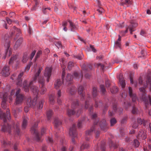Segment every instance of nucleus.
I'll use <instances>...</instances> for the list:
<instances>
[{
  "instance_id": "obj_1",
  "label": "nucleus",
  "mask_w": 151,
  "mask_h": 151,
  "mask_svg": "<svg viewBox=\"0 0 151 151\" xmlns=\"http://www.w3.org/2000/svg\"><path fill=\"white\" fill-rule=\"evenodd\" d=\"M0 117L4 123L1 126V131L3 132H8L9 134H10L11 132V125L7 123H5L6 122L7 118L9 120L11 119L9 109H7L6 114L4 113H0Z\"/></svg>"
},
{
  "instance_id": "obj_2",
  "label": "nucleus",
  "mask_w": 151,
  "mask_h": 151,
  "mask_svg": "<svg viewBox=\"0 0 151 151\" xmlns=\"http://www.w3.org/2000/svg\"><path fill=\"white\" fill-rule=\"evenodd\" d=\"M144 87H141L139 88V91L142 93V98L143 101L145 102L146 106L149 102L150 103L151 105V96L150 95L146 96V90Z\"/></svg>"
},
{
  "instance_id": "obj_3",
  "label": "nucleus",
  "mask_w": 151,
  "mask_h": 151,
  "mask_svg": "<svg viewBox=\"0 0 151 151\" xmlns=\"http://www.w3.org/2000/svg\"><path fill=\"white\" fill-rule=\"evenodd\" d=\"M4 46L6 48V50L5 55L2 57V59H5L8 54L9 56L12 54V52L10 50V49L9 48L10 40H9V38H4Z\"/></svg>"
},
{
  "instance_id": "obj_4",
  "label": "nucleus",
  "mask_w": 151,
  "mask_h": 151,
  "mask_svg": "<svg viewBox=\"0 0 151 151\" xmlns=\"http://www.w3.org/2000/svg\"><path fill=\"white\" fill-rule=\"evenodd\" d=\"M137 25V24L136 23L131 22L130 25L127 27L126 28V30L124 31H122L120 33V35H119V38H121L123 37L125 34L127 32L128 30L129 29L130 31V33L132 34V32L134 31V29Z\"/></svg>"
},
{
  "instance_id": "obj_5",
  "label": "nucleus",
  "mask_w": 151,
  "mask_h": 151,
  "mask_svg": "<svg viewBox=\"0 0 151 151\" xmlns=\"http://www.w3.org/2000/svg\"><path fill=\"white\" fill-rule=\"evenodd\" d=\"M69 134L73 137L72 138L71 143L72 144L74 145L76 144V142L74 139V137H76L77 135L76 133V127L75 124H73L72 127H71L70 129Z\"/></svg>"
},
{
  "instance_id": "obj_6",
  "label": "nucleus",
  "mask_w": 151,
  "mask_h": 151,
  "mask_svg": "<svg viewBox=\"0 0 151 151\" xmlns=\"http://www.w3.org/2000/svg\"><path fill=\"white\" fill-rule=\"evenodd\" d=\"M74 109H71L68 108L67 109L66 112L67 115L69 117H71L75 114H76V116L78 117L81 113V110L80 109L77 110L75 112Z\"/></svg>"
},
{
  "instance_id": "obj_7",
  "label": "nucleus",
  "mask_w": 151,
  "mask_h": 151,
  "mask_svg": "<svg viewBox=\"0 0 151 151\" xmlns=\"http://www.w3.org/2000/svg\"><path fill=\"white\" fill-rule=\"evenodd\" d=\"M37 98H35L32 101L30 98L27 99V105L29 107L35 108L36 107Z\"/></svg>"
},
{
  "instance_id": "obj_8",
  "label": "nucleus",
  "mask_w": 151,
  "mask_h": 151,
  "mask_svg": "<svg viewBox=\"0 0 151 151\" xmlns=\"http://www.w3.org/2000/svg\"><path fill=\"white\" fill-rule=\"evenodd\" d=\"M15 101L14 104L16 105L21 104L24 98V96L23 95L16 96Z\"/></svg>"
},
{
  "instance_id": "obj_9",
  "label": "nucleus",
  "mask_w": 151,
  "mask_h": 151,
  "mask_svg": "<svg viewBox=\"0 0 151 151\" xmlns=\"http://www.w3.org/2000/svg\"><path fill=\"white\" fill-rule=\"evenodd\" d=\"M52 69L51 68L48 67L46 68V71L44 74V76L45 77H47V81L48 82L49 81V79L51 75Z\"/></svg>"
},
{
  "instance_id": "obj_10",
  "label": "nucleus",
  "mask_w": 151,
  "mask_h": 151,
  "mask_svg": "<svg viewBox=\"0 0 151 151\" xmlns=\"http://www.w3.org/2000/svg\"><path fill=\"white\" fill-rule=\"evenodd\" d=\"M1 74L4 77H7L10 74L9 70V67L8 66H5L3 68L1 71Z\"/></svg>"
},
{
  "instance_id": "obj_11",
  "label": "nucleus",
  "mask_w": 151,
  "mask_h": 151,
  "mask_svg": "<svg viewBox=\"0 0 151 151\" xmlns=\"http://www.w3.org/2000/svg\"><path fill=\"white\" fill-rule=\"evenodd\" d=\"M80 105L79 101L77 99H75L73 101L71 107L72 109H75L78 108Z\"/></svg>"
},
{
  "instance_id": "obj_12",
  "label": "nucleus",
  "mask_w": 151,
  "mask_h": 151,
  "mask_svg": "<svg viewBox=\"0 0 151 151\" xmlns=\"http://www.w3.org/2000/svg\"><path fill=\"white\" fill-rule=\"evenodd\" d=\"M84 87L82 86H80L78 88V92L81 96V99L83 100L85 96V93L83 92Z\"/></svg>"
},
{
  "instance_id": "obj_13",
  "label": "nucleus",
  "mask_w": 151,
  "mask_h": 151,
  "mask_svg": "<svg viewBox=\"0 0 151 151\" xmlns=\"http://www.w3.org/2000/svg\"><path fill=\"white\" fill-rule=\"evenodd\" d=\"M73 78V76L70 74H67L65 80L67 86L70 85L72 83V80Z\"/></svg>"
},
{
  "instance_id": "obj_14",
  "label": "nucleus",
  "mask_w": 151,
  "mask_h": 151,
  "mask_svg": "<svg viewBox=\"0 0 151 151\" xmlns=\"http://www.w3.org/2000/svg\"><path fill=\"white\" fill-rule=\"evenodd\" d=\"M24 75V72H22L20 73L18 75L17 81V84L20 86H22V79L21 78Z\"/></svg>"
},
{
  "instance_id": "obj_15",
  "label": "nucleus",
  "mask_w": 151,
  "mask_h": 151,
  "mask_svg": "<svg viewBox=\"0 0 151 151\" xmlns=\"http://www.w3.org/2000/svg\"><path fill=\"white\" fill-rule=\"evenodd\" d=\"M119 78L120 84L121 86L122 87V88H124L126 85L125 82V80H124L122 74L120 73L119 74Z\"/></svg>"
},
{
  "instance_id": "obj_16",
  "label": "nucleus",
  "mask_w": 151,
  "mask_h": 151,
  "mask_svg": "<svg viewBox=\"0 0 151 151\" xmlns=\"http://www.w3.org/2000/svg\"><path fill=\"white\" fill-rule=\"evenodd\" d=\"M100 126L101 129L103 131L106 132L108 128L105 120L101 121L100 123Z\"/></svg>"
},
{
  "instance_id": "obj_17",
  "label": "nucleus",
  "mask_w": 151,
  "mask_h": 151,
  "mask_svg": "<svg viewBox=\"0 0 151 151\" xmlns=\"http://www.w3.org/2000/svg\"><path fill=\"white\" fill-rule=\"evenodd\" d=\"M90 147L89 144L87 142H84L80 147V151H83L84 149H88Z\"/></svg>"
},
{
  "instance_id": "obj_18",
  "label": "nucleus",
  "mask_w": 151,
  "mask_h": 151,
  "mask_svg": "<svg viewBox=\"0 0 151 151\" xmlns=\"http://www.w3.org/2000/svg\"><path fill=\"white\" fill-rule=\"evenodd\" d=\"M92 93L93 100H94V99H97L96 97L98 94L97 87H93Z\"/></svg>"
},
{
  "instance_id": "obj_19",
  "label": "nucleus",
  "mask_w": 151,
  "mask_h": 151,
  "mask_svg": "<svg viewBox=\"0 0 151 151\" xmlns=\"http://www.w3.org/2000/svg\"><path fill=\"white\" fill-rule=\"evenodd\" d=\"M137 122L139 124H142L145 127L148 124L147 121L145 120L144 119H142L140 118H137Z\"/></svg>"
},
{
  "instance_id": "obj_20",
  "label": "nucleus",
  "mask_w": 151,
  "mask_h": 151,
  "mask_svg": "<svg viewBox=\"0 0 151 151\" xmlns=\"http://www.w3.org/2000/svg\"><path fill=\"white\" fill-rule=\"evenodd\" d=\"M31 88L33 93L36 95L35 98H37V95L38 94L39 90L38 88L35 86H31Z\"/></svg>"
},
{
  "instance_id": "obj_21",
  "label": "nucleus",
  "mask_w": 151,
  "mask_h": 151,
  "mask_svg": "<svg viewBox=\"0 0 151 151\" xmlns=\"http://www.w3.org/2000/svg\"><path fill=\"white\" fill-rule=\"evenodd\" d=\"M94 100L95 101V104L94 105L95 107H100L102 106L103 103L101 100H97V99H94Z\"/></svg>"
},
{
  "instance_id": "obj_22",
  "label": "nucleus",
  "mask_w": 151,
  "mask_h": 151,
  "mask_svg": "<svg viewBox=\"0 0 151 151\" xmlns=\"http://www.w3.org/2000/svg\"><path fill=\"white\" fill-rule=\"evenodd\" d=\"M70 24V28L72 31H74L75 30L77 29L78 27L76 25H75L73 22L70 20L68 21Z\"/></svg>"
},
{
  "instance_id": "obj_23",
  "label": "nucleus",
  "mask_w": 151,
  "mask_h": 151,
  "mask_svg": "<svg viewBox=\"0 0 151 151\" xmlns=\"http://www.w3.org/2000/svg\"><path fill=\"white\" fill-rule=\"evenodd\" d=\"M13 29L14 32L16 33V36L17 37H20L22 35V33L20 29L17 28L16 27H14Z\"/></svg>"
},
{
  "instance_id": "obj_24",
  "label": "nucleus",
  "mask_w": 151,
  "mask_h": 151,
  "mask_svg": "<svg viewBox=\"0 0 151 151\" xmlns=\"http://www.w3.org/2000/svg\"><path fill=\"white\" fill-rule=\"evenodd\" d=\"M62 83L60 79H58L55 81L54 85L55 87L58 89L62 85Z\"/></svg>"
},
{
  "instance_id": "obj_25",
  "label": "nucleus",
  "mask_w": 151,
  "mask_h": 151,
  "mask_svg": "<svg viewBox=\"0 0 151 151\" xmlns=\"http://www.w3.org/2000/svg\"><path fill=\"white\" fill-rule=\"evenodd\" d=\"M53 123L54 124L55 127L56 128L58 127L59 126L62 124L61 122L60 121L58 118H56L54 119Z\"/></svg>"
},
{
  "instance_id": "obj_26",
  "label": "nucleus",
  "mask_w": 151,
  "mask_h": 151,
  "mask_svg": "<svg viewBox=\"0 0 151 151\" xmlns=\"http://www.w3.org/2000/svg\"><path fill=\"white\" fill-rule=\"evenodd\" d=\"M95 126H94L91 127L90 129L86 131L85 133L86 136H91L95 129Z\"/></svg>"
},
{
  "instance_id": "obj_27",
  "label": "nucleus",
  "mask_w": 151,
  "mask_h": 151,
  "mask_svg": "<svg viewBox=\"0 0 151 151\" xmlns=\"http://www.w3.org/2000/svg\"><path fill=\"white\" fill-rule=\"evenodd\" d=\"M100 91L102 94L104 95H106V91L104 85L103 84H101L100 85Z\"/></svg>"
},
{
  "instance_id": "obj_28",
  "label": "nucleus",
  "mask_w": 151,
  "mask_h": 151,
  "mask_svg": "<svg viewBox=\"0 0 151 151\" xmlns=\"http://www.w3.org/2000/svg\"><path fill=\"white\" fill-rule=\"evenodd\" d=\"M97 117V114L96 113H94L91 116V119L93 120H95V121L94 122V125H97L99 121V119L96 118Z\"/></svg>"
},
{
  "instance_id": "obj_29",
  "label": "nucleus",
  "mask_w": 151,
  "mask_h": 151,
  "mask_svg": "<svg viewBox=\"0 0 151 151\" xmlns=\"http://www.w3.org/2000/svg\"><path fill=\"white\" fill-rule=\"evenodd\" d=\"M22 38H19L18 39L17 41L16 42L15 45L14 47L16 48V49L19 47L20 45L22 43Z\"/></svg>"
},
{
  "instance_id": "obj_30",
  "label": "nucleus",
  "mask_w": 151,
  "mask_h": 151,
  "mask_svg": "<svg viewBox=\"0 0 151 151\" xmlns=\"http://www.w3.org/2000/svg\"><path fill=\"white\" fill-rule=\"evenodd\" d=\"M27 123V120L26 118H24L23 119L22 125V129H26Z\"/></svg>"
},
{
  "instance_id": "obj_31",
  "label": "nucleus",
  "mask_w": 151,
  "mask_h": 151,
  "mask_svg": "<svg viewBox=\"0 0 151 151\" xmlns=\"http://www.w3.org/2000/svg\"><path fill=\"white\" fill-rule=\"evenodd\" d=\"M109 146L111 148L113 147L114 149H115L118 147L117 145L116 144L113 143L112 141L111 140H109Z\"/></svg>"
},
{
  "instance_id": "obj_32",
  "label": "nucleus",
  "mask_w": 151,
  "mask_h": 151,
  "mask_svg": "<svg viewBox=\"0 0 151 151\" xmlns=\"http://www.w3.org/2000/svg\"><path fill=\"white\" fill-rule=\"evenodd\" d=\"M17 55H15L12 57L9 62V64H12L14 63V61L17 58Z\"/></svg>"
},
{
  "instance_id": "obj_33",
  "label": "nucleus",
  "mask_w": 151,
  "mask_h": 151,
  "mask_svg": "<svg viewBox=\"0 0 151 151\" xmlns=\"http://www.w3.org/2000/svg\"><path fill=\"white\" fill-rule=\"evenodd\" d=\"M53 111L52 110H50L47 111V119L48 120H49L51 119L53 114Z\"/></svg>"
},
{
  "instance_id": "obj_34",
  "label": "nucleus",
  "mask_w": 151,
  "mask_h": 151,
  "mask_svg": "<svg viewBox=\"0 0 151 151\" xmlns=\"http://www.w3.org/2000/svg\"><path fill=\"white\" fill-rule=\"evenodd\" d=\"M28 53L26 52L24 53L22 59V62L24 63H25L28 60Z\"/></svg>"
},
{
  "instance_id": "obj_35",
  "label": "nucleus",
  "mask_w": 151,
  "mask_h": 151,
  "mask_svg": "<svg viewBox=\"0 0 151 151\" xmlns=\"http://www.w3.org/2000/svg\"><path fill=\"white\" fill-rule=\"evenodd\" d=\"M110 91L112 93H115L118 92V89L116 86H114L111 88Z\"/></svg>"
},
{
  "instance_id": "obj_36",
  "label": "nucleus",
  "mask_w": 151,
  "mask_h": 151,
  "mask_svg": "<svg viewBox=\"0 0 151 151\" xmlns=\"http://www.w3.org/2000/svg\"><path fill=\"white\" fill-rule=\"evenodd\" d=\"M76 88L75 87L72 86L70 88L69 92L72 95H73L75 93Z\"/></svg>"
},
{
  "instance_id": "obj_37",
  "label": "nucleus",
  "mask_w": 151,
  "mask_h": 151,
  "mask_svg": "<svg viewBox=\"0 0 151 151\" xmlns=\"http://www.w3.org/2000/svg\"><path fill=\"white\" fill-rule=\"evenodd\" d=\"M45 102L44 100H42L40 101L37 106L38 109H42L43 107V104Z\"/></svg>"
},
{
  "instance_id": "obj_38",
  "label": "nucleus",
  "mask_w": 151,
  "mask_h": 151,
  "mask_svg": "<svg viewBox=\"0 0 151 151\" xmlns=\"http://www.w3.org/2000/svg\"><path fill=\"white\" fill-rule=\"evenodd\" d=\"M40 86H41L40 87V93L41 94H44L46 91L47 89L45 86L44 85H40Z\"/></svg>"
},
{
  "instance_id": "obj_39",
  "label": "nucleus",
  "mask_w": 151,
  "mask_h": 151,
  "mask_svg": "<svg viewBox=\"0 0 151 151\" xmlns=\"http://www.w3.org/2000/svg\"><path fill=\"white\" fill-rule=\"evenodd\" d=\"M38 82L40 86L45 85V80L43 77H40L38 78Z\"/></svg>"
},
{
  "instance_id": "obj_40",
  "label": "nucleus",
  "mask_w": 151,
  "mask_h": 151,
  "mask_svg": "<svg viewBox=\"0 0 151 151\" xmlns=\"http://www.w3.org/2000/svg\"><path fill=\"white\" fill-rule=\"evenodd\" d=\"M49 100L50 103L52 104L53 105L55 103V101L54 96L52 95L50 96L49 97Z\"/></svg>"
},
{
  "instance_id": "obj_41",
  "label": "nucleus",
  "mask_w": 151,
  "mask_h": 151,
  "mask_svg": "<svg viewBox=\"0 0 151 151\" xmlns=\"http://www.w3.org/2000/svg\"><path fill=\"white\" fill-rule=\"evenodd\" d=\"M110 126H112L117 123V121L114 117L112 118L110 120Z\"/></svg>"
},
{
  "instance_id": "obj_42",
  "label": "nucleus",
  "mask_w": 151,
  "mask_h": 151,
  "mask_svg": "<svg viewBox=\"0 0 151 151\" xmlns=\"http://www.w3.org/2000/svg\"><path fill=\"white\" fill-rule=\"evenodd\" d=\"M41 70L40 68L39 69L35 75V76L34 77L33 81H35L36 80L37 78L39 76L40 73L41 72Z\"/></svg>"
},
{
  "instance_id": "obj_43",
  "label": "nucleus",
  "mask_w": 151,
  "mask_h": 151,
  "mask_svg": "<svg viewBox=\"0 0 151 151\" xmlns=\"http://www.w3.org/2000/svg\"><path fill=\"white\" fill-rule=\"evenodd\" d=\"M37 126V124H35L32 127L31 129L32 133H35L36 132H37L36 129Z\"/></svg>"
},
{
  "instance_id": "obj_44",
  "label": "nucleus",
  "mask_w": 151,
  "mask_h": 151,
  "mask_svg": "<svg viewBox=\"0 0 151 151\" xmlns=\"http://www.w3.org/2000/svg\"><path fill=\"white\" fill-rule=\"evenodd\" d=\"M109 106L108 103H106L104 105V108L103 109V112L104 114H105L108 109Z\"/></svg>"
},
{
  "instance_id": "obj_45",
  "label": "nucleus",
  "mask_w": 151,
  "mask_h": 151,
  "mask_svg": "<svg viewBox=\"0 0 151 151\" xmlns=\"http://www.w3.org/2000/svg\"><path fill=\"white\" fill-rule=\"evenodd\" d=\"M128 116L126 115L122 119L121 123L122 124H125L126 123L127 120L128 119Z\"/></svg>"
},
{
  "instance_id": "obj_46",
  "label": "nucleus",
  "mask_w": 151,
  "mask_h": 151,
  "mask_svg": "<svg viewBox=\"0 0 151 151\" xmlns=\"http://www.w3.org/2000/svg\"><path fill=\"white\" fill-rule=\"evenodd\" d=\"M42 52L41 50H39L37 53V54L35 56V59L36 60L37 58H39L40 55L42 54Z\"/></svg>"
},
{
  "instance_id": "obj_47",
  "label": "nucleus",
  "mask_w": 151,
  "mask_h": 151,
  "mask_svg": "<svg viewBox=\"0 0 151 151\" xmlns=\"http://www.w3.org/2000/svg\"><path fill=\"white\" fill-rule=\"evenodd\" d=\"M133 145L135 147H137L139 146V142L137 140L134 139V140Z\"/></svg>"
},
{
  "instance_id": "obj_48",
  "label": "nucleus",
  "mask_w": 151,
  "mask_h": 151,
  "mask_svg": "<svg viewBox=\"0 0 151 151\" xmlns=\"http://www.w3.org/2000/svg\"><path fill=\"white\" fill-rule=\"evenodd\" d=\"M27 81L26 80H24V81L23 83V87H24L28 86H31L32 83V81H31L30 82L29 85H28L27 83Z\"/></svg>"
},
{
  "instance_id": "obj_49",
  "label": "nucleus",
  "mask_w": 151,
  "mask_h": 151,
  "mask_svg": "<svg viewBox=\"0 0 151 151\" xmlns=\"http://www.w3.org/2000/svg\"><path fill=\"white\" fill-rule=\"evenodd\" d=\"M55 45L59 49L60 47H61V48H64V47L62 46L61 45V43L60 42H55Z\"/></svg>"
},
{
  "instance_id": "obj_50",
  "label": "nucleus",
  "mask_w": 151,
  "mask_h": 151,
  "mask_svg": "<svg viewBox=\"0 0 151 151\" xmlns=\"http://www.w3.org/2000/svg\"><path fill=\"white\" fill-rule=\"evenodd\" d=\"M74 64L73 63L71 62H69L68 67V69L70 70L74 66Z\"/></svg>"
},
{
  "instance_id": "obj_51",
  "label": "nucleus",
  "mask_w": 151,
  "mask_h": 151,
  "mask_svg": "<svg viewBox=\"0 0 151 151\" xmlns=\"http://www.w3.org/2000/svg\"><path fill=\"white\" fill-rule=\"evenodd\" d=\"M33 133L35 134V140L39 142L40 140V137H39V134L37 132H36L35 133Z\"/></svg>"
},
{
  "instance_id": "obj_52",
  "label": "nucleus",
  "mask_w": 151,
  "mask_h": 151,
  "mask_svg": "<svg viewBox=\"0 0 151 151\" xmlns=\"http://www.w3.org/2000/svg\"><path fill=\"white\" fill-rule=\"evenodd\" d=\"M137 109L135 107V106H133L132 107V113L133 114H137Z\"/></svg>"
},
{
  "instance_id": "obj_53",
  "label": "nucleus",
  "mask_w": 151,
  "mask_h": 151,
  "mask_svg": "<svg viewBox=\"0 0 151 151\" xmlns=\"http://www.w3.org/2000/svg\"><path fill=\"white\" fill-rule=\"evenodd\" d=\"M117 104L116 103H114L113 104V109L114 112H116L117 109Z\"/></svg>"
},
{
  "instance_id": "obj_54",
  "label": "nucleus",
  "mask_w": 151,
  "mask_h": 151,
  "mask_svg": "<svg viewBox=\"0 0 151 151\" xmlns=\"http://www.w3.org/2000/svg\"><path fill=\"white\" fill-rule=\"evenodd\" d=\"M121 40V38H118L117 41L115 42V45L118 46L119 47H121V43L120 41Z\"/></svg>"
},
{
  "instance_id": "obj_55",
  "label": "nucleus",
  "mask_w": 151,
  "mask_h": 151,
  "mask_svg": "<svg viewBox=\"0 0 151 151\" xmlns=\"http://www.w3.org/2000/svg\"><path fill=\"white\" fill-rule=\"evenodd\" d=\"M16 128V131L17 134L19 135L20 133V129L19 127V126L18 125V124H17L15 126Z\"/></svg>"
},
{
  "instance_id": "obj_56",
  "label": "nucleus",
  "mask_w": 151,
  "mask_h": 151,
  "mask_svg": "<svg viewBox=\"0 0 151 151\" xmlns=\"http://www.w3.org/2000/svg\"><path fill=\"white\" fill-rule=\"evenodd\" d=\"M129 95L130 97H132L134 96V95H135V94H133L132 90L131 87H129Z\"/></svg>"
},
{
  "instance_id": "obj_57",
  "label": "nucleus",
  "mask_w": 151,
  "mask_h": 151,
  "mask_svg": "<svg viewBox=\"0 0 151 151\" xmlns=\"http://www.w3.org/2000/svg\"><path fill=\"white\" fill-rule=\"evenodd\" d=\"M32 62H30L25 68V70L28 71L30 69L31 66L32 65Z\"/></svg>"
},
{
  "instance_id": "obj_58",
  "label": "nucleus",
  "mask_w": 151,
  "mask_h": 151,
  "mask_svg": "<svg viewBox=\"0 0 151 151\" xmlns=\"http://www.w3.org/2000/svg\"><path fill=\"white\" fill-rule=\"evenodd\" d=\"M65 68H63V72L62 73V80L63 83L64 82V77H65Z\"/></svg>"
},
{
  "instance_id": "obj_59",
  "label": "nucleus",
  "mask_w": 151,
  "mask_h": 151,
  "mask_svg": "<svg viewBox=\"0 0 151 151\" xmlns=\"http://www.w3.org/2000/svg\"><path fill=\"white\" fill-rule=\"evenodd\" d=\"M105 86L107 88L111 86V83L110 81L108 79L106 80L105 83Z\"/></svg>"
},
{
  "instance_id": "obj_60",
  "label": "nucleus",
  "mask_w": 151,
  "mask_h": 151,
  "mask_svg": "<svg viewBox=\"0 0 151 151\" xmlns=\"http://www.w3.org/2000/svg\"><path fill=\"white\" fill-rule=\"evenodd\" d=\"M144 133L143 131L141 129L138 132V136L139 137V138L141 139V137H142V135Z\"/></svg>"
},
{
  "instance_id": "obj_61",
  "label": "nucleus",
  "mask_w": 151,
  "mask_h": 151,
  "mask_svg": "<svg viewBox=\"0 0 151 151\" xmlns=\"http://www.w3.org/2000/svg\"><path fill=\"white\" fill-rule=\"evenodd\" d=\"M36 52V51L35 50H34V51L31 53L30 54V55L29 56V58L31 60H32V58H33Z\"/></svg>"
},
{
  "instance_id": "obj_62",
  "label": "nucleus",
  "mask_w": 151,
  "mask_h": 151,
  "mask_svg": "<svg viewBox=\"0 0 151 151\" xmlns=\"http://www.w3.org/2000/svg\"><path fill=\"white\" fill-rule=\"evenodd\" d=\"M97 11L99 13V14H101L104 12V10L102 7L99 6V9Z\"/></svg>"
},
{
  "instance_id": "obj_63",
  "label": "nucleus",
  "mask_w": 151,
  "mask_h": 151,
  "mask_svg": "<svg viewBox=\"0 0 151 151\" xmlns=\"http://www.w3.org/2000/svg\"><path fill=\"white\" fill-rule=\"evenodd\" d=\"M21 89L20 88H18L17 91H16L15 93V96H19L20 95H23L22 94H20V93L21 91Z\"/></svg>"
},
{
  "instance_id": "obj_64",
  "label": "nucleus",
  "mask_w": 151,
  "mask_h": 151,
  "mask_svg": "<svg viewBox=\"0 0 151 151\" xmlns=\"http://www.w3.org/2000/svg\"><path fill=\"white\" fill-rule=\"evenodd\" d=\"M73 56L75 58H77L79 60H81L82 59V56L80 55H74Z\"/></svg>"
}]
</instances>
